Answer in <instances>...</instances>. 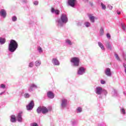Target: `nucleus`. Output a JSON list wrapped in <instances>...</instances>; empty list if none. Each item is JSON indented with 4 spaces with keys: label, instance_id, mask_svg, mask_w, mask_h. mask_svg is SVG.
Wrapping results in <instances>:
<instances>
[{
    "label": "nucleus",
    "instance_id": "nucleus-1",
    "mask_svg": "<svg viewBox=\"0 0 126 126\" xmlns=\"http://www.w3.org/2000/svg\"><path fill=\"white\" fill-rule=\"evenodd\" d=\"M18 47V44H17V42H16V41L13 39L11 40L9 45V51L12 53H13V52L16 50Z\"/></svg>",
    "mask_w": 126,
    "mask_h": 126
},
{
    "label": "nucleus",
    "instance_id": "nucleus-2",
    "mask_svg": "<svg viewBox=\"0 0 126 126\" xmlns=\"http://www.w3.org/2000/svg\"><path fill=\"white\" fill-rule=\"evenodd\" d=\"M68 21V19H67V16L65 14H62L61 17V20L58 21L59 24H61L62 22L63 23H66Z\"/></svg>",
    "mask_w": 126,
    "mask_h": 126
},
{
    "label": "nucleus",
    "instance_id": "nucleus-3",
    "mask_svg": "<svg viewBox=\"0 0 126 126\" xmlns=\"http://www.w3.org/2000/svg\"><path fill=\"white\" fill-rule=\"evenodd\" d=\"M71 63H74V65L75 66H78L79 65V58L78 57H73L70 60Z\"/></svg>",
    "mask_w": 126,
    "mask_h": 126
},
{
    "label": "nucleus",
    "instance_id": "nucleus-4",
    "mask_svg": "<svg viewBox=\"0 0 126 126\" xmlns=\"http://www.w3.org/2000/svg\"><path fill=\"white\" fill-rule=\"evenodd\" d=\"M49 111H52V107H49V108H47L45 106L42 107V113L43 114H47Z\"/></svg>",
    "mask_w": 126,
    "mask_h": 126
},
{
    "label": "nucleus",
    "instance_id": "nucleus-5",
    "mask_svg": "<svg viewBox=\"0 0 126 126\" xmlns=\"http://www.w3.org/2000/svg\"><path fill=\"white\" fill-rule=\"evenodd\" d=\"M34 107V101L32 100L28 105H27V110H32Z\"/></svg>",
    "mask_w": 126,
    "mask_h": 126
},
{
    "label": "nucleus",
    "instance_id": "nucleus-6",
    "mask_svg": "<svg viewBox=\"0 0 126 126\" xmlns=\"http://www.w3.org/2000/svg\"><path fill=\"white\" fill-rule=\"evenodd\" d=\"M85 73V68L83 67H80L79 68V70H78V74H80V75H82L83 73Z\"/></svg>",
    "mask_w": 126,
    "mask_h": 126
},
{
    "label": "nucleus",
    "instance_id": "nucleus-7",
    "mask_svg": "<svg viewBox=\"0 0 126 126\" xmlns=\"http://www.w3.org/2000/svg\"><path fill=\"white\" fill-rule=\"evenodd\" d=\"M103 91H104V90H103V89L101 87H96V94H97V95H101L102 94V92Z\"/></svg>",
    "mask_w": 126,
    "mask_h": 126
},
{
    "label": "nucleus",
    "instance_id": "nucleus-8",
    "mask_svg": "<svg viewBox=\"0 0 126 126\" xmlns=\"http://www.w3.org/2000/svg\"><path fill=\"white\" fill-rule=\"evenodd\" d=\"M23 113L22 112H20L18 114V116L17 117V120L18 122H22V114Z\"/></svg>",
    "mask_w": 126,
    "mask_h": 126
},
{
    "label": "nucleus",
    "instance_id": "nucleus-9",
    "mask_svg": "<svg viewBox=\"0 0 126 126\" xmlns=\"http://www.w3.org/2000/svg\"><path fill=\"white\" fill-rule=\"evenodd\" d=\"M47 97L50 99H53L55 98V94L52 92L50 91L47 93Z\"/></svg>",
    "mask_w": 126,
    "mask_h": 126
},
{
    "label": "nucleus",
    "instance_id": "nucleus-10",
    "mask_svg": "<svg viewBox=\"0 0 126 126\" xmlns=\"http://www.w3.org/2000/svg\"><path fill=\"white\" fill-rule=\"evenodd\" d=\"M68 3L69 5L72 7H74V5L75 4V0H68Z\"/></svg>",
    "mask_w": 126,
    "mask_h": 126
},
{
    "label": "nucleus",
    "instance_id": "nucleus-11",
    "mask_svg": "<svg viewBox=\"0 0 126 126\" xmlns=\"http://www.w3.org/2000/svg\"><path fill=\"white\" fill-rule=\"evenodd\" d=\"M105 74L107 75V76H111L112 75V72H111V69H110V68H106Z\"/></svg>",
    "mask_w": 126,
    "mask_h": 126
},
{
    "label": "nucleus",
    "instance_id": "nucleus-12",
    "mask_svg": "<svg viewBox=\"0 0 126 126\" xmlns=\"http://www.w3.org/2000/svg\"><path fill=\"white\" fill-rule=\"evenodd\" d=\"M0 14L1 16H2L4 18L6 16V11L4 9H1L0 11Z\"/></svg>",
    "mask_w": 126,
    "mask_h": 126
},
{
    "label": "nucleus",
    "instance_id": "nucleus-13",
    "mask_svg": "<svg viewBox=\"0 0 126 126\" xmlns=\"http://www.w3.org/2000/svg\"><path fill=\"white\" fill-rule=\"evenodd\" d=\"M52 63H54L55 65H60V62H59V60L57 59H52Z\"/></svg>",
    "mask_w": 126,
    "mask_h": 126
},
{
    "label": "nucleus",
    "instance_id": "nucleus-14",
    "mask_svg": "<svg viewBox=\"0 0 126 126\" xmlns=\"http://www.w3.org/2000/svg\"><path fill=\"white\" fill-rule=\"evenodd\" d=\"M10 121L12 123H15L16 122V117L15 116V115L11 116Z\"/></svg>",
    "mask_w": 126,
    "mask_h": 126
},
{
    "label": "nucleus",
    "instance_id": "nucleus-15",
    "mask_svg": "<svg viewBox=\"0 0 126 126\" xmlns=\"http://www.w3.org/2000/svg\"><path fill=\"white\" fill-rule=\"evenodd\" d=\"M66 102H67V100H66V99H62V103L61 104V106L63 108V107H65V105H66Z\"/></svg>",
    "mask_w": 126,
    "mask_h": 126
},
{
    "label": "nucleus",
    "instance_id": "nucleus-16",
    "mask_svg": "<svg viewBox=\"0 0 126 126\" xmlns=\"http://www.w3.org/2000/svg\"><path fill=\"white\" fill-rule=\"evenodd\" d=\"M51 11L53 13L55 12L57 15H59V14H60V11L59 10H55V8H51Z\"/></svg>",
    "mask_w": 126,
    "mask_h": 126
},
{
    "label": "nucleus",
    "instance_id": "nucleus-17",
    "mask_svg": "<svg viewBox=\"0 0 126 126\" xmlns=\"http://www.w3.org/2000/svg\"><path fill=\"white\" fill-rule=\"evenodd\" d=\"M34 88H37V86L35 84L32 85L30 87L29 91H33V89H34Z\"/></svg>",
    "mask_w": 126,
    "mask_h": 126
},
{
    "label": "nucleus",
    "instance_id": "nucleus-18",
    "mask_svg": "<svg viewBox=\"0 0 126 126\" xmlns=\"http://www.w3.org/2000/svg\"><path fill=\"white\" fill-rule=\"evenodd\" d=\"M89 18H90V21H91L92 22H95V20H94L95 17L92 16V15H90Z\"/></svg>",
    "mask_w": 126,
    "mask_h": 126
},
{
    "label": "nucleus",
    "instance_id": "nucleus-19",
    "mask_svg": "<svg viewBox=\"0 0 126 126\" xmlns=\"http://www.w3.org/2000/svg\"><path fill=\"white\" fill-rule=\"evenodd\" d=\"M98 45L99 47H100V48H101V49L102 50H105V48L104 47V45H103V44H102V43L99 42H98Z\"/></svg>",
    "mask_w": 126,
    "mask_h": 126
},
{
    "label": "nucleus",
    "instance_id": "nucleus-20",
    "mask_svg": "<svg viewBox=\"0 0 126 126\" xmlns=\"http://www.w3.org/2000/svg\"><path fill=\"white\" fill-rule=\"evenodd\" d=\"M0 43L1 44H4L5 43V39L0 37Z\"/></svg>",
    "mask_w": 126,
    "mask_h": 126
},
{
    "label": "nucleus",
    "instance_id": "nucleus-21",
    "mask_svg": "<svg viewBox=\"0 0 126 126\" xmlns=\"http://www.w3.org/2000/svg\"><path fill=\"white\" fill-rule=\"evenodd\" d=\"M37 113L38 114H41V112H42V107H39L36 110Z\"/></svg>",
    "mask_w": 126,
    "mask_h": 126
},
{
    "label": "nucleus",
    "instance_id": "nucleus-22",
    "mask_svg": "<svg viewBox=\"0 0 126 126\" xmlns=\"http://www.w3.org/2000/svg\"><path fill=\"white\" fill-rule=\"evenodd\" d=\"M106 47L107 48V49H108V50H112V46L109 43H107L106 44Z\"/></svg>",
    "mask_w": 126,
    "mask_h": 126
},
{
    "label": "nucleus",
    "instance_id": "nucleus-23",
    "mask_svg": "<svg viewBox=\"0 0 126 126\" xmlns=\"http://www.w3.org/2000/svg\"><path fill=\"white\" fill-rule=\"evenodd\" d=\"M100 36L104 35V29L103 28H101L100 30Z\"/></svg>",
    "mask_w": 126,
    "mask_h": 126
},
{
    "label": "nucleus",
    "instance_id": "nucleus-24",
    "mask_svg": "<svg viewBox=\"0 0 126 126\" xmlns=\"http://www.w3.org/2000/svg\"><path fill=\"white\" fill-rule=\"evenodd\" d=\"M41 64V62L39 61H37L35 62V65L36 66H39Z\"/></svg>",
    "mask_w": 126,
    "mask_h": 126
},
{
    "label": "nucleus",
    "instance_id": "nucleus-25",
    "mask_svg": "<svg viewBox=\"0 0 126 126\" xmlns=\"http://www.w3.org/2000/svg\"><path fill=\"white\" fill-rule=\"evenodd\" d=\"M24 97L26 98H29V97H30V94L28 93H26L24 95Z\"/></svg>",
    "mask_w": 126,
    "mask_h": 126
},
{
    "label": "nucleus",
    "instance_id": "nucleus-26",
    "mask_svg": "<svg viewBox=\"0 0 126 126\" xmlns=\"http://www.w3.org/2000/svg\"><path fill=\"white\" fill-rule=\"evenodd\" d=\"M12 21H16L17 20V18L16 17V16H14L13 17H12Z\"/></svg>",
    "mask_w": 126,
    "mask_h": 126
},
{
    "label": "nucleus",
    "instance_id": "nucleus-27",
    "mask_svg": "<svg viewBox=\"0 0 126 126\" xmlns=\"http://www.w3.org/2000/svg\"><path fill=\"white\" fill-rule=\"evenodd\" d=\"M66 43H67L69 45H72V43H71V41L68 39H67L66 40Z\"/></svg>",
    "mask_w": 126,
    "mask_h": 126
},
{
    "label": "nucleus",
    "instance_id": "nucleus-28",
    "mask_svg": "<svg viewBox=\"0 0 126 126\" xmlns=\"http://www.w3.org/2000/svg\"><path fill=\"white\" fill-rule=\"evenodd\" d=\"M77 111H78L79 113H81V112H82V109L81 107H78Z\"/></svg>",
    "mask_w": 126,
    "mask_h": 126
},
{
    "label": "nucleus",
    "instance_id": "nucleus-29",
    "mask_svg": "<svg viewBox=\"0 0 126 126\" xmlns=\"http://www.w3.org/2000/svg\"><path fill=\"white\" fill-rule=\"evenodd\" d=\"M101 5L102 9H105L106 8V5H105L103 3H101Z\"/></svg>",
    "mask_w": 126,
    "mask_h": 126
},
{
    "label": "nucleus",
    "instance_id": "nucleus-30",
    "mask_svg": "<svg viewBox=\"0 0 126 126\" xmlns=\"http://www.w3.org/2000/svg\"><path fill=\"white\" fill-rule=\"evenodd\" d=\"M34 65V64L33 63V62H31L29 63V67H33Z\"/></svg>",
    "mask_w": 126,
    "mask_h": 126
},
{
    "label": "nucleus",
    "instance_id": "nucleus-31",
    "mask_svg": "<svg viewBox=\"0 0 126 126\" xmlns=\"http://www.w3.org/2000/svg\"><path fill=\"white\" fill-rule=\"evenodd\" d=\"M85 25H86V27H89L91 25V24L89 22H86L85 23Z\"/></svg>",
    "mask_w": 126,
    "mask_h": 126
},
{
    "label": "nucleus",
    "instance_id": "nucleus-32",
    "mask_svg": "<svg viewBox=\"0 0 126 126\" xmlns=\"http://www.w3.org/2000/svg\"><path fill=\"white\" fill-rule=\"evenodd\" d=\"M115 57L116 59L117 60V61H120V57L118 55V54H115Z\"/></svg>",
    "mask_w": 126,
    "mask_h": 126
},
{
    "label": "nucleus",
    "instance_id": "nucleus-33",
    "mask_svg": "<svg viewBox=\"0 0 126 126\" xmlns=\"http://www.w3.org/2000/svg\"><path fill=\"white\" fill-rule=\"evenodd\" d=\"M38 50L39 53H42L43 52V50L42 49V48H41L40 47H39L38 48Z\"/></svg>",
    "mask_w": 126,
    "mask_h": 126
},
{
    "label": "nucleus",
    "instance_id": "nucleus-34",
    "mask_svg": "<svg viewBox=\"0 0 126 126\" xmlns=\"http://www.w3.org/2000/svg\"><path fill=\"white\" fill-rule=\"evenodd\" d=\"M33 4L35 5H38V4H39V1H35L33 2Z\"/></svg>",
    "mask_w": 126,
    "mask_h": 126
},
{
    "label": "nucleus",
    "instance_id": "nucleus-35",
    "mask_svg": "<svg viewBox=\"0 0 126 126\" xmlns=\"http://www.w3.org/2000/svg\"><path fill=\"white\" fill-rule=\"evenodd\" d=\"M122 29L123 30H126V26L125 24H122Z\"/></svg>",
    "mask_w": 126,
    "mask_h": 126
},
{
    "label": "nucleus",
    "instance_id": "nucleus-36",
    "mask_svg": "<svg viewBox=\"0 0 126 126\" xmlns=\"http://www.w3.org/2000/svg\"><path fill=\"white\" fill-rule=\"evenodd\" d=\"M0 87H1V88H3V89L5 88V85L1 84Z\"/></svg>",
    "mask_w": 126,
    "mask_h": 126
},
{
    "label": "nucleus",
    "instance_id": "nucleus-37",
    "mask_svg": "<svg viewBox=\"0 0 126 126\" xmlns=\"http://www.w3.org/2000/svg\"><path fill=\"white\" fill-rule=\"evenodd\" d=\"M122 113L124 114V115L126 114V110H125L124 108L122 109Z\"/></svg>",
    "mask_w": 126,
    "mask_h": 126
},
{
    "label": "nucleus",
    "instance_id": "nucleus-38",
    "mask_svg": "<svg viewBox=\"0 0 126 126\" xmlns=\"http://www.w3.org/2000/svg\"><path fill=\"white\" fill-rule=\"evenodd\" d=\"M105 83H106V82L105 81H104V80L101 81V84H105Z\"/></svg>",
    "mask_w": 126,
    "mask_h": 126
},
{
    "label": "nucleus",
    "instance_id": "nucleus-39",
    "mask_svg": "<svg viewBox=\"0 0 126 126\" xmlns=\"http://www.w3.org/2000/svg\"><path fill=\"white\" fill-rule=\"evenodd\" d=\"M32 126H38V124L36 123H33Z\"/></svg>",
    "mask_w": 126,
    "mask_h": 126
},
{
    "label": "nucleus",
    "instance_id": "nucleus-40",
    "mask_svg": "<svg viewBox=\"0 0 126 126\" xmlns=\"http://www.w3.org/2000/svg\"><path fill=\"white\" fill-rule=\"evenodd\" d=\"M107 38H111V35L109 33L106 34Z\"/></svg>",
    "mask_w": 126,
    "mask_h": 126
},
{
    "label": "nucleus",
    "instance_id": "nucleus-41",
    "mask_svg": "<svg viewBox=\"0 0 126 126\" xmlns=\"http://www.w3.org/2000/svg\"><path fill=\"white\" fill-rule=\"evenodd\" d=\"M117 14H118L119 15H120V14H121V12H119V11H117Z\"/></svg>",
    "mask_w": 126,
    "mask_h": 126
},
{
    "label": "nucleus",
    "instance_id": "nucleus-42",
    "mask_svg": "<svg viewBox=\"0 0 126 126\" xmlns=\"http://www.w3.org/2000/svg\"><path fill=\"white\" fill-rule=\"evenodd\" d=\"M2 94H3V92L1 93L0 94V95H2Z\"/></svg>",
    "mask_w": 126,
    "mask_h": 126
}]
</instances>
